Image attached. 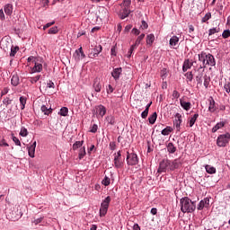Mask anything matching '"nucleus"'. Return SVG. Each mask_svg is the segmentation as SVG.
<instances>
[{
	"label": "nucleus",
	"instance_id": "22",
	"mask_svg": "<svg viewBox=\"0 0 230 230\" xmlns=\"http://www.w3.org/2000/svg\"><path fill=\"white\" fill-rule=\"evenodd\" d=\"M197 119H199V113H195L192 117L189 119V127H193V125H195V123L197 122Z\"/></svg>",
	"mask_w": 230,
	"mask_h": 230
},
{
	"label": "nucleus",
	"instance_id": "56",
	"mask_svg": "<svg viewBox=\"0 0 230 230\" xmlns=\"http://www.w3.org/2000/svg\"><path fill=\"white\" fill-rule=\"evenodd\" d=\"M90 132H92L93 134H96V132H98V125L93 124L92 126V128H91Z\"/></svg>",
	"mask_w": 230,
	"mask_h": 230
},
{
	"label": "nucleus",
	"instance_id": "10",
	"mask_svg": "<svg viewBox=\"0 0 230 230\" xmlns=\"http://www.w3.org/2000/svg\"><path fill=\"white\" fill-rule=\"evenodd\" d=\"M173 125L177 132H181V125H182V115L181 113H176L174 115Z\"/></svg>",
	"mask_w": 230,
	"mask_h": 230
},
{
	"label": "nucleus",
	"instance_id": "11",
	"mask_svg": "<svg viewBox=\"0 0 230 230\" xmlns=\"http://www.w3.org/2000/svg\"><path fill=\"white\" fill-rule=\"evenodd\" d=\"M121 75H123V68L121 67L113 68V70L111 71V76L115 80V82H118V80H119Z\"/></svg>",
	"mask_w": 230,
	"mask_h": 230
},
{
	"label": "nucleus",
	"instance_id": "61",
	"mask_svg": "<svg viewBox=\"0 0 230 230\" xmlns=\"http://www.w3.org/2000/svg\"><path fill=\"white\" fill-rule=\"evenodd\" d=\"M0 146H10V145H8V143H6V140L3 138L2 140H0Z\"/></svg>",
	"mask_w": 230,
	"mask_h": 230
},
{
	"label": "nucleus",
	"instance_id": "58",
	"mask_svg": "<svg viewBox=\"0 0 230 230\" xmlns=\"http://www.w3.org/2000/svg\"><path fill=\"white\" fill-rule=\"evenodd\" d=\"M9 92H10V88L4 87V88L2 90V92H1V96H5V94H6L7 93H9Z\"/></svg>",
	"mask_w": 230,
	"mask_h": 230
},
{
	"label": "nucleus",
	"instance_id": "52",
	"mask_svg": "<svg viewBox=\"0 0 230 230\" xmlns=\"http://www.w3.org/2000/svg\"><path fill=\"white\" fill-rule=\"evenodd\" d=\"M172 98H174V100H179V98H181V93L177 90H174L172 92Z\"/></svg>",
	"mask_w": 230,
	"mask_h": 230
},
{
	"label": "nucleus",
	"instance_id": "16",
	"mask_svg": "<svg viewBox=\"0 0 230 230\" xmlns=\"http://www.w3.org/2000/svg\"><path fill=\"white\" fill-rule=\"evenodd\" d=\"M226 127V121L217 122L211 129L212 134H215L220 130V128H224Z\"/></svg>",
	"mask_w": 230,
	"mask_h": 230
},
{
	"label": "nucleus",
	"instance_id": "47",
	"mask_svg": "<svg viewBox=\"0 0 230 230\" xmlns=\"http://www.w3.org/2000/svg\"><path fill=\"white\" fill-rule=\"evenodd\" d=\"M12 139L13 143L16 145V146H21V140H19L17 137L13 136V134H12Z\"/></svg>",
	"mask_w": 230,
	"mask_h": 230
},
{
	"label": "nucleus",
	"instance_id": "20",
	"mask_svg": "<svg viewBox=\"0 0 230 230\" xmlns=\"http://www.w3.org/2000/svg\"><path fill=\"white\" fill-rule=\"evenodd\" d=\"M180 105L183 111H190L191 109V102H186L182 99H180Z\"/></svg>",
	"mask_w": 230,
	"mask_h": 230
},
{
	"label": "nucleus",
	"instance_id": "31",
	"mask_svg": "<svg viewBox=\"0 0 230 230\" xmlns=\"http://www.w3.org/2000/svg\"><path fill=\"white\" fill-rule=\"evenodd\" d=\"M93 89L95 93H100L102 91V84H100L98 80L93 82Z\"/></svg>",
	"mask_w": 230,
	"mask_h": 230
},
{
	"label": "nucleus",
	"instance_id": "29",
	"mask_svg": "<svg viewBox=\"0 0 230 230\" xmlns=\"http://www.w3.org/2000/svg\"><path fill=\"white\" fill-rule=\"evenodd\" d=\"M148 121L150 125H154L155 121H157V112H154L151 116H149Z\"/></svg>",
	"mask_w": 230,
	"mask_h": 230
},
{
	"label": "nucleus",
	"instance_id": "43",
	"mask_svg": "<svg viewBox=\"0 0 230 230\" xmlns=\"http://www.w3.org/2000/svg\"><path fill=\"white\" fill-rule=\"evenodd\" d=\"M43 220H44V217H40V218L34 219L32 224H34L35 226H39V224H40V226H44Z\"/></svg>",
	"mask_w": 230,
	"mask_h": 230
},
{
	"label": "nucleus",
	"instance_id": "4",
	"mask_svg": "<svg viewBox=\"0 0 230 230\" xmlns=\"http://www.w3.org/2000/svg\"><path fill=\"white\" fill-rule=\"evenodd\" d=\"M132 4V0H123L120 4V10L119 13V16L120 19H127L132 13L130 10V6Z\"/></svg>",
	"mask_w": 230,
	"mask_h": 230
},
{
	"label": "nucleus",
	"instance_id": "8",
	"mask_svg": "<svg viewBox=\"0 0 230 230\" xmlns=\"http://www.w3.org/2000/svg\"><path fill=\"white\" fill-rule=\"evenodd\" d=\"M110 204H111V196H108L101 203L100 217H105L107 215V211H109Z\"/></svg>",
	"mask_w": 230,
	"mask_h": 230
},
{
	"label": "nucleus",
	"instance_id": "9",
	"mask_svg": "<svg viewBox=\"0 0 230 230\" xmlns=\"http://www.w3.org/2000/svg\"><path fill=\"white\" fill-rule=\"evenodd\" d=\"M42 62H43L42 59L34 60V63H33L34 66L31 67L30 74L33 75L35 73H42V69L44 68L43 66H42Z\"/></svg>",
	"mask_w": 230,
	"mask_h": 230
},
{
	"label": "nucleus",
	"instance_id": "15",
	"mask_svg": "<svg viewBox=\"0 0 230 230\" xmlns=\"http://www.w3.org/2000/svg\"><path fill=\"white\" fill-rule=\"evenodd\" d=\"M96 113L101 117L103 118L105 114H107V108L105 106L100 104L95 107Z\"/></svg>",
	"mask_w": 230,
	"mask_h": 230
},
{
	"label": "nucleus",
	"instance_id": "1",
	"mask_svg": "<svg viewBox=\"0 0 230 230\" xmlns=\"http://www.w3.org/2000/svg\"><path fill=\"white\" fill-rule=\"evenodd\" d=\"M181 166H182V162H181V159L179 158L174 160L164 159L159 164L157 172L166 173V172H175V170H179Z\"/></svg>",
	"mask_w": 230,
	"mask_h": 230
},
{
	"label": "nucleus",
	"instance_id": "54",
	"mask_svg": "<svg viewBox=\"0 0 230 230\" xmlns=\"http://www.w3.org/2000/svg\"><path fill=\"white\" fill-rule=\"evenodd\" d=\"M167 73H168V72H167L166 68H163V69L161 70V73H160L161 77H162L163 79L166 78Z\"/></svg>",
	"mask_w": 230,
	"mask_h": 230
},
{
	"label": "nucleus",
	"instance_id": "51",
	"mask_svg": "<svg viewBox=\"0 0 230 230\" xmlns=\"http://www.w3.org/2000/svg\"><path fill=\"white\" fill-rule=\"evenodd\" d=\"M107 94H112L114 93V87L112 85L109 84L106 88Z\"/></svg>",
	"mask_w": 230,
	"mask_h": 230
},
{
	"label": "nucleus",
	"instance_id": "40",
	"mask_svg": "<svg viewBox=\"0 0 230 230\" xmlns=\"http://www.w3.org/2000/svg\"><path fill=\"white\" fill-rule=\"evenodd\" d=\"M57 33H58V26L51 27L49 30V35H57Z\"/></svg>",
	"mask_w": 230,
	"mask_h": 230
},
{
	"label": "nucleus",
	"instance_id": "36",
	"mask_svg": "<svg viewBox=\"0 0 230 230\" xmlns=\"http://www.w3.org/2000/svg\"><path fill=\"white\" fill-rule=\"evenodd\" d=\"M211 82V78L208 75H204V83L203 85L206 89H208V87H209V84Z\"/></svg>",
	"mask_w": 230,
	"mask_h": 230
},
{
	"label": "nucleus",
	"instance_id": "59",
	"mask_svg": "<svg viewBox=\"0 0 230 230\" xmlns=\"http://www.w3.org/2000/svg\"><path fill=\"white\" fill-rule=\"evenodd\" d=\"M6 17L4 16V10L0 9V21H4Z\"/></svg>",
	"mask_w": 230,
	"mask_h": 230
},
{
	"label": "nucleus",
	"instance_id": "17",
	"mask_svg": "<svg viewBox=\"0 0 230 230\" xmlns=\"http://www.w3.org/2000/svg\"><path fill=\"white\" fill-rule=\"evenodd\" d=\"M4 12L5 15H12L13 13V4H6L5 5H4Z\"/></svg>",
	"mask_w": 230,
	"mask_h": 230
},
{
	"label": "nucleus",
	"instance_id": "21",
	"mask_svg": "<svg viewBox=\"0 0 230 230\" xmlns=\"http://www.w3.org/2000/svg\"><path fill=\"white\" fill-rule=\"evenodd\" d=\"M11 84L13 87H17L21 84V79H19L18 75H13L11 78Z\"/></svg>",
	"mask_w": 230,
	"mask_h": 230
},
{
	"label": "nucleus",
	"instance_id": "6",
	"mask_svg": "<svg viewBox=\"0 0 230 230\" xmlns=\"http://www.w3.org/2000/svg\"><path fill=\"white\" fill-rule=\"evenodd\" d=\"M113 166L116 170H121L124 166L123 159L121 158V151H118L113 155Z\"/></svg>",
	"mask_w": 230,
	"mask_h": 230
},
{
	"label": "nucleus",
	"instance_id": "3",
	"mask_svg": "<svg viewBox=\"0 0 230 230\" xmlns=\"http://www.w3.org/2000/svg\"><path fill=\"white\" fill-rule=\"evenodd\" d=\"M181 213H193L197 209L195 201H192L189 197H183L180 199Z\"/></svg>",
	"mask_w": 230,
	"mask_h": 230
},
{
	"label": "nucleus",
	"instance_id": "48",
	"mask_svg": "<svg viewBox=\"0 0 230 230\" xmlns=\"http://www.w3.org/2000/svg\"><path fill=\"white\" fill-rule=\"evenodd\" d=\"M211 19V13H208L205 14V16L202 18L201 22H208Z\"/></svg>",
	"mask_w": 230,
	"mask_h": 230
},
{
	"label": "nucleus",
	"instance_id": "12",
	"mask_svg": "<svg viewBox=\"0 0 230 230\" xmlns=\"http://www.w3.org/2000/svg\"><path fill=\"white\" fill-rule=\"evenodd\" d=\"M102 45L94 47L90 50L89 58H96V57L102 53Z\"/></svg>",
	"mask_w": 230,
	"mask_h": 230
},
{
	"label": "nucleus",
	"instance_id": "62",
	"mask_svg": "<svg viewBox=\"0 0 230 230\" xmlns=\"http://www.w3.org/2000/svg\"><path fill=\"white\" fill-rule=\"evenodd\" d=\"M47 87H49V89H55V83H53V81H49L47 84Z\"/></svg>",
	"mask_w": 230,
	"mask_h": 230
},
{
	"label": "nucleus",
	"instance_id": "30",
	"mask_svg": "<svg viewBox=\"0 0 230 230\" xmlns=\"http://www.w3.org/2000/svg\"><path fill=\"white\" fill-rule=\"evenodd\" d=\"M205 169L207 173H209L210 175H213V173H217V169L211 165H206Z\"/></svg>",
	"mask_w": 230,
	"mask_h": 230
},
{
	"label": "nucleus",
	"instance_id": "55",
	"mask_svg": "<svg viewBox=\"0 0 230 230\" xmlns=\"http://www.w3.org/2000/svg\"><path fill=\"white\" fill-rule=\"evenodd\" d=\"M109 147H110V150H112V151L116 150L117 148L116 142L114 141L110 142Z\"/></svg>",
	"mask_w": 230,
	"mask_h": 230
},
{
	"label": "nucleus",
	"instance_id": "44",
	"mask_svg": "<svg viewBox=\"0 0 230 230\" xmlns=\"http://www.w3.org/2000/svg\"><path fill=\"white\" fill-rule=\"evenodd\" d=\"M102 184H103V186H109L111 184V178L105 176L102 181Z\"/></svg>",
	"mask_w": 230,
	"mask_h": 230
},
{
	"label": "nucleus",
	"instance_id": "64",
	"mask_svg": "<svg viewBox=\"0 0 230 230\" xmlns=\"http://www.w3.org/2000/svg\"><path fill=\"white\" fill-rule=\"evenodd\" d=\"M196 81L198 84H202V74L196 76Z\"/></svg>",
	"mask_w": 230,
	"mask_h": 230
},
{
	"label": "nucleus",
	"instance_id": "53",
	"mask_svg": "<svg viewBox=\"0 0 230 230\" xmlns=\"http://www.w3.org/2000/svg\"><path fill=\"white\" fill-rule=\"evenodd\" d=\"M224 89H225L226 93H227V94L230 93V82H227L224 84Z\"/></svg>",
	"mask_w": 230,
	"mask_h": 230
},
{
	"label": "nucleus",
	"instance_id": "5",
	"mask_svg": "<svg viewBox=\"0 0 230 230\" xmlns=\"http://www.w3.org/2000/svg\"><path fill=\"white\" fill-rule=\"evenodd\" d=\"M229 141H230L229 132L219 135L217 138V146H219V148H226V146L229 145Z\"/></svg>",
	"mask_w": 230,
	"mask_h": 230
},
{
	"label": "nucleus",
	"instance_id": "27",
	"mask_svg": "<svg viewBox=\"0 0 230 230\" xmlns=\"http://www.w3.org/2000/svg\"><path fill=\"white\" fill-rule=\"evenodd\" d=\"M40 110L46 116H49V114L53 112V110L51 108H48L46 105H42Z\"/></svg>",
	"mask_w": 230,
	"mask_h": 230
},
{
	"label": "nucleus",
	"instance_id": "34",
	"mask_svg": "<svg viewBox=\"0 0 230 230\" xmlns=\"http://www.w3.org/2000/svg\"><path fill=\"white\" fill-rule=\"evenodd\" d=\"M28 134H29L28 129L24 127H22L19 135L22 137H28Z\"/></svg>",
	"mask_w": 230,
	"mask_h": 230
},
{
	"label": "nucleus",
	"instance_id": "49",
	"mask_svg": "<svg viewBox=\"0 0 230 230\" xmlns=\"http://www.w3.org/2000/svg\"><path fill=\"white\" fill-rule=\"evenodd\" d=\"M223 39H229L230 37V31L229 30H225L222 33Z\"/></svg>",
	"mask_w": 230,
	"mask_h": 230
},
{
	"label": "nucleus",
	"instance_id": "2",
	"mask_svg": "<svg viewBox=\"0 0 230 230\" xmlns=\"http://www.w3.org/2000/svg\"><path fill=\"white\" fill-rule=\"evenodd\" d=\"M199 62L202 63V65L199 66L198 68V71H200V69H206L208 66H210V67H214V66H217V60H215V56L209 53L201 52L198 55Z\"/></svg>",
	"mask_w": 230,
	"mask_h": 230
},
{
	"label": "nucleus",
	"instance_id": "45",
	"mask_svg": "<svg viewBox=\"0 0 230 230\" xmlns=\"http://www.w3.org/2000/svg\"><path fill=\"white\" fill-rule=\"evenodd\" d=\"M184 76L187 78L188 82H193V73L187 72Z\"/></svg>",
	"mask_w": 230,
	"mask_h": 230
},
{
	"label": "nucleus",
	"instance_id": "32",
	"mask_svg": "<svg viewBox=\"0 0 230 230\" xmlns=\"http://www.w3.org/2000/svg\"><path fill=\"white\" fill-rule=\"evenodd\" d=\"M26 97L24 96H21L20 97V105H21V110L24 111V109H26Z\"/></svg>",
	"mask_w": 230,
	"mask_h": 230
},
{
	"label": "nucleus",
	"instance_id": "26",
	"mask_svg": "<svg viewBox=\"0 0 230 230\" xmlns=\"http://www.w3.org/2000/svg\"><path fill=\"white\" fill-rule=\"evenodd\" d=\"M155 40V36L154 34H148L146 36V44H147V46H152V44H154Z\"/></svg>",
	"mask_w": 230,
	"mask_h": 230
},
{
	"label": "nucleus",
	"instance_id": "33",
	"mask_svg": "<svg viewBox=\"0 0 230 230\" xmlns=\"http://www.w3.org/2000/svg\"><path fill=\"white\" fill-rule=\"evenodd\" d=\"M86 154L87 153L85 152V146L81 147L78 154L79 159L82 160L84 157H85Z\"/></svg>",
	"mask_w": 230,
	"mask_h": 230
},
{
	"label": "nucleus",
	"instance_id": "60",
	"mask_svg": "<svg viewBox=\"0 0 230 230\" xmlns=\"http://www.w3.org/2000/svg\"><path fill=\"white\" fill-rule=\"evenodd\" d=\"M39 58L33 57V56H30L27 59V62H32V64H35L34 60H38Z\"/></svg>",
	"mask_w": 230,
	"mask_h": 230
},
{
	"label": "nucleus",
	"instance_id": "14",
	"mask_svg": "<svg viewBox=\"0 0 230 230\" xmlns=\"http://www.w3.org/2000/svg\"><path fill=\"white\" fill-rule=\"evenodd\" d=\"M35 148H37V141L30 143L27 146L28 154L32 159L35 157Z\"/></svg>",
	"mask_w": 230,
	"mask_h": 230
},
{
	"label": "nucleus",
	"instance_id": "24",
	"mask_svg": "<svg viewBox=\"0 0 230 230\" xmlns=\"http://www.w3.org/2000/svg\"><path fill=\"white\" fill-rule=\"evenodd\" d=\"M172 132H173V128L167 126L165 128H164L161 131L162 136H170V134H172Z\"/></svg>",
	"mask_w": 230,
	"mask_h": 230
},
{
	"label": "nucleus",
	"instance_id": "50",
	"mask_svg": "<svg viewBox=\"0 0 230 230\" xmlns=\"http://www.w3.org/2000/svg\"><path fill=\"white\" fill-rule=\"evenodd\" d=\"M148 112H149V110L145 109V111L141 113V119H146V118H148Z\"/></svg>",
	"mask_w": 230,
	"mask_h": 230
},
{
	"label": "nucleus",
	"instance_id": "7",
	"mask_svg": "<svg viewBox=\"0 0 230 230\" xmlns=\"http://www.w3.org/2000/svg\"><path fill=\"white\" fill-rule=\"evenodd\" d=\"M126 161L128 166H136L137 164H139V157L136 153L127 152Z\"/></svg>",
	"mask_w": 230,
	"mask_h": 230
},
{
	"label": "nucleus",
	"instance_id": "25",
	"mask_svg": "<svg viewBox=\"0 0 230 230\" xmlns=\"http://www.w3.org/2000/svg\"><path fill=\"white\" fill-rule=\"evenodd\" d=\"M167 152H169V154H175V152H177V147H175L173 143L170 142L167 144Z\"/></svg>",
	"mask_w": 230,
	"mask_h": 230
},
{
	"label": "nucleus",
	"instance_id": "35",
	"mask_svg": "<svg viewBox=\"0 0 230 230\" xmlns=\"http://www.w3.org/2000/svg\"><path fill=\"white\" fill-rule=\"evenodd\" d=\"M83 146H84V140H82V141H76V142L73 145V150H78V148H82Z\"/></svg>",
	"mask_w": 230,
	"mask_h": 230
},
{
	"label": "nucleus",
	"instance_id": "13",
	"mask_svg": "<svg viewBox=\"0 0 230 230\" xmlns=\"http://www.w3.org/2000/svg\"><path fill=\"white\" fill-rule=\"evenodd\" d=\"M204 208H206L207 209L209 208V198H205L204 199H201L198 204L197 209L198 211H202Z\"/></svg>",
	"mask_w": 230,
	"mask_h": 230
},
{
	"label": "nucleus",
	"instance_id": "39",
	"mask_svg": "<svg viewBox=\"0 0 230 230\" xmlns=\"http://www.w3.org/2000/svg\"><path fill=\"white\" fill-rule=\"evenodd\" d=\"M17 51H19V47H11V52H10V57H15V55H17Z\"/></svg>",
	"mask_w": 230,
	"mask_h": 230
},
{
	"label": "nucleus",
	"instance_id": "42",
	"mask_svg": "<svg viewBox=\"0 0 230 230\" xmlns=\"http://www.w3.org/2000/svg\"><path fill=\"white\" fill-rule=\"evenodd\" d=\"M143 39H145V33L140 34V35L137 38V40H136V41H135L136 46H139V44H141V41L143 40Z\"/></svg>",
	"mask_w": 230,
	"mask_h": 230
},
{
	"label": "nucleus",
	"instance_id": "46",
	"mask_svg": "<svg viewBox=\"0 0 230 230\" xmlns=\"http://www.w3.org/2000/svg\"><path fill=\"white\" fill-rule=\"evenodd\" d=\"M3 104L5 105V107H8V105H12V100L8 97L4 98Z\"/></svg>",
	"mask_w": 230,
	"mask_h": 230
},
{
	"label": "nucleus",
	"instance_id": "57",
	"mask_svg": "<svg viewBox=\"0 0 230 230\" xmlns=\"http://www.w3.org/2000/svg\"><path fill=\"white\" fill-rule=\"evenodd\" d=\"M53 24H55V21L46 23L43 26V30H48V28H50V26H53Z\"/></svg>",
	"mask_w": 230,
	"mask_h": 230
},
{
	"label": "nucleus",
	"instance_id": "28",
	"mask_svg": "<svg viewBox=\"0 0 230 230\" xmlns=\"http://www.w3.org/2000/svg\"><path fill=\"white\" fill-rule=\"evenodd\" d=\"M40 78H42V75H38L34 77H28V80L31 84H37V82H39V80H40Z\"/></svg>",
	"mask_w": 230,
	"mask_h": 230
},
{
	"label": "nucleus",
	"instance_id": "37",
	"mask_svg": "<svg viewBox=\"0 0 230 230\" xmlns=\"http://www.w3.org/2000/svg\"><path fill=\"white\" fill-rule=\"evenodd\" d=\"M106 121L107 123H109V125H114V123H116V119L114 118V116L110 115L106 117Z\"/></svg>",
	"mask_w": 230,
	"mask_h": 230
},
{
	"label": "nucleus",
	"instance_id": "19",
	"mask_svg": "<svg viewBox=\"0 0 230 230\" xmlns=\"http://www.w3.org/2000/svg\"><path fill=\"white\" fill-rule=\"evenodd\" d=\"M192 66H193V61H190V59H185L182 65L183 73H186L188 69H191Z\"/></svg>",
	"mask_w": 230,
	"mask_h": 230
},
{
	"label": "nucleus",
	"instance_id": "63",
	"mask_svg": "<svg viewBox=\"0 0 230 230\" xmlns=\"http://www.w3.org/2000/svg\"><path fill=\"white\" fill-rule=\"evenodd\" d=\"M141 28L142 30H146L148 28V23L145 21H142Z\"/></svg>",
	"mask_w": 230,
	"mask_h": 230
},
{
	"label": "nucleus",
	"instance_id": "18",
	"mask_svg": "<svg viewBox=\"0 0 230 230\" xmlns=\"http://www.w3.org/2000/svg\"><path fill=\"white\" fill-rule=\"evenodd\" d=\"M179 44V37L177 36H172L170 40H169V45L171 48L173 49H177V46Z\"/></svg>",
	"mask_w": 230,
	"mask_h": 230
},
{
	"label": "nucleus",
	"instance_id": "23",
	"mask_svg": "<svg viewBox=\"0 0 230 230\" xmlns=\"http://www.w3.org/2000/svg\"><path fill=\"white\" fill-rule=\"evenodd\" d=\"M208 111H209V112H212V113L217 111V105H216L215 100L213 98H211V100H209Z\"/></svg>",
	"mask_w": 230,
	"mask_h": 230
},
{
	"label": "nucleus",
	"instance_id": "38",
	"mask_svg": "<svg viewBox=\"0 0 230 230\" xmlns=\"http://www.w3.org/2000/svg\"><path fill=\"white\" fill-rule=\"evenodd\" d=\"M68 113H69V109H67V107H62L60 109V111H59L60 116L66 117L67 116Z\"/></svg>",
	"mask_w": 230,
	"mask_h": 230
},
{
	"label": "nucleus",
	"instance_id": "41",
	"mask_svg": "<svg viewBox=\"0 0 230 230\" xmlns=\"http://www.w3.org/2000/svg\"><path fill=\"white\" fill-rule=\"evenodd\" d=\"M220 31V28H212L208 30V36L211 37V35H215V33H218Z\"/></svg>",
	"mask_w": 230,
	"mask_h": 230
}]
</instances>
